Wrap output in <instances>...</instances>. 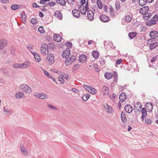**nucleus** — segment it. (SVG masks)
Wrapping results in <instances>:
<instances>
[{
	"mask_svg": "<svg viewBox=\"0 0 158 158\" xmlns=\"http://www.w3.org/2000/svg\"><path fill=\"white\" fill-rule=\"evenodd\" d=\"M55 15L57 16V17L60 19H62V15L60 12L58 10H56L55 12Z\"/></svg>",
	"mask_w": 158,
	"mask_h": 158,
	"instance_id": "obj_23",
	"label": "nucleus"
},
{
	"mask_svg": "<svg viewBox=\"0 0 158 158\" xmlns=\"http://www.w3.org/2000/svg\"><path fill=\"white\" fill-rule=\"evenodd\" d=\"M102 90L103 92L105 91V93L108 94L109 93V89L108 87L104 86L102 87Z\"/></svg>",
	"mask_w": 158,
	"mask_h": 158,
	"instance_id": "obj_29",
	"label": "nucleus"
},
{
	"mask_svg": "<svg viewBox=\"0 0 158 158\" xmlns=\"http://www.w3.org/2000/svg\"><path fill=\"white\" fill-rule=\"evenodd\" d=\"M56 2L62 6H64L66 3L65 1L64 0H56Z\"/></svg>",
	"mask_w": 158,
	"mask_h": 158,
	"instance_id": "obj_28",
	"label": "nucleus"
},
{
	"mask_svg": "<svg viewBox=\"0 0 158 158\" xmlns=\"http://www.w3.org/2000/svg\"><path fill=\"white\" fill-rule=\"evenodd\" d=\"M99 62L101 65L103 66L105 64V60L103 58H102L99 60Z\"/></svg>",
	"mask_w": 158,
	"mask_h": 158,
	"instance_id": "obj_50",
	"label": "nucleus"
},
{
	"mask_svg": "<svg viewBox=\"0 0 158 158\" xmlns=\"http://www.w3.org/2000/svg\"><path fill=\"white\" fill-rule=\"evenodd\" d=\"M146 0H139V5L143 6H144L146 3Z\"/></svg>",
	"mask_w": 158,
	"mask_h": 158,
	"instance_id": "obj_33",
	"label": "nucleus"
},
{
	"mask_svg": "<svg viewBox=\"0 0 158 158\" xmlns=\"http://www.w3.org/2000/svg\"><path fill=\"white\" fill-rule=\"evenodd\" d=\"M127 98V94L125 93H122L119 95V99L122 102H124Z\"/></svg>",
	"mask_w": 158,
	"mask_h": 158,
	"instance_id": "obj_13",
	"label": "nucleus"
},
{
	"mask_svg": "<svg viewBox=\"0 0 158 158\" xmlns=\"http://www.w3.org/2000/svg\"><path fill=\"white\" fill-rule=\"evenodd\" d=\"M70 54V51L69 48H66L64 50L62 54V56L63 58H65L66 59L69 57Z\"/></svg>",
	"mask_w": 158,
	"mask_h": 158,
	"instance_id": "obj_6",
	"label": "nucleus"
},
{
	"mask_svg": "<svg viewBox=\"0 0 158 158\" xmlns=\"http://www.w3.org/2000/svg\"><path fill=\"white\" fill-rule=\"evenodd\" d=\"M80 66L78 64H76L73 65L72 68V70L73 71L77 70L79 68Z\"/></svg>",
	"mask_w": 158,
	"mask_h": 158,
	"instance_id": "obj_35",
	"label": "nucleus"
},
{
	"mask_svg": "<svg viewBox=\"0 0 158 158\" xmlns=\"http://www.w3.org/2000/svg\"><path fill=\"white\" fill-rule=\"evenodd\" d=\"M150 41L151 43L149 45V47L150 50H152L157 46L158 43L157 42H153L152 40Z\"/></svg>",
	"mask_w": 158,
	"mask_h": 158,
	"instance_id": "obj_21",
	"label": "nucleus"
},
{
	"mask_svg": "<svg viewBox=\"0 0 158 158\" xmlns=\"http://www.w3.org/2000/svg\"><path fill=\"white\" fill-rule=\"evenodd\" d=\"M90 88H91V89L90 90V92H90L92 94H95L97 92L96 90L94 88H93L92 86L90 87Z\"/></svg>",
	"mask_w": 158,
	"mask_h": 158,
	"instance_id": "obj_40",
	"label": "nucleus"
},
{
	"mask_svg": "<svg viewBox=\"0 0 158 158\" xmlns=\"http://www.w3.org/2000/svg\"><path fill=\"white\" fill-rule=\"evenodd\" d=\"M143 18L145 20H147L148 19V12L145 13L143 14Z\"/></svg>",
	"mask_w": 158,
	"mask_h": 158,
	"instance_id": "obj_43",
	"label": "nucleus"
},
{
	"mask_svg": "<svg viewBox=\"0 0 158 158\" xmlns=\"http://www.w3.org/2000/svg\"><path fill=\"white\" fill-rule=\"evenodd\" d=\"M1 71L4 74L6 75H7L8 74V72L7 70V69L5 68H2L1 69Z\"/></svg>",
	"mask_w": 158,
	"mask_h": 158,
	"instance_id": "obj_37",
	"label": "nucleus"
},
{
	"mask_svg": "<svg viewBox=\"0 0 158 158\" xmlns=\"http://www.w3.org/2000/svg\"><path fill=\"white\" fill-rule=\"evenodd\" d=\"M109 105L106 103H105L103 104V106L104 107V108L106 109V110L107 109V108H108Z\"/></svg>",
	"mask_w": 158,
	"mask_h": 158,
	"instance_id": "obj_63",
	"label": "nucleus"
},
{
	"mask_svg": "<svg viewBox=\"0 0 158 158\" xmlns=\"http://www.w3.org/2000/svg\"><path fill=\"white\" fill-rule=\"evenodd\" d=\"M20 15L23 19H26V17L25 13L24 12H22Z\"/></svg>",
	"mask_w": 158,
	"mask_h": 158,
	"instance_id": "obj_51",
	"label": "nucleus"
},
{
	"mask_svg": "<svg viewBox=\"0 0 158 158\" xmlns=\"http://www.w3.org/2000/svg\"><path fill=\"white\" fill-rule=\"evenodd\" d=\"M90 96L89 94L85 95L82 97V99L83 100L85 101L89 98Z\"/></svg>",
	"mask_w": 158,
	"mask_h": 158,
	"instance_id": "obj_34",
	"label": "nucleus"
},
{
	"mask_svg": "<svg viewBox=\"0 0 158 158\" xmlns=\"http://www.w3.org/2000/svg\"><path fill=\"white\" fill-rule=\"evenodd\" d=\"M43 71L45 75L47 76L48 78H51V77H52V76L50 75L48 72L44 70H43Z\"/></svg>",
	"mask_w": 158,
	"mask_h": 158,
	"instance_id": "obj_47",
	"label": "nucleus"
},
{
	"mask_svg": "<svg viewBox=\"0 0 158 158\" xmlns=\"http://www.w3.org/2000/svg\"><path fill=\"white\" fill-rule=\"evenodd\" d=\"M20 89L23 92L26 93H30L31 92V88L25 84H23L21 85L19 87Z\"/></svg>",
	"mask_w": 158,
	"mask_h": 158,
	"instance_id": "obj_2",
	"label": "nucleus"
},
{
	"mask_svg": "<svg viewBox=\"0 0 158 158\" xmlns=\"http://www.w3.org/2000/svg\"><path fill=\"white\" fill-rule=\"evenodd\" d=\"M84 88L88 92H90V90L91 89L90 87H92L91 86H88L86 85H84Z\"/></svg>",
	"mask_w": 158,
	"mask_h": 158,
	"instance_id": "obj_49",
	"label": "nucleus"
},
{
	"mask_svg": "<svg viewBox=\"0 0 158 158\" xmlns=\"http://www.w3.org/2000/svg\"><path fill=\"white\" fill-rule=\"evenodd\" d=\"M149 9L148 6H145L141 8L139 10V12L141 14L148 12Z\"/></svg>",
	"mask_w": 158,
	"mask_h": 158,
	"instance_id": "obj_14",
	"label": "nucleus"
},
{
	"mask_svg": "<svg viewBox=\"0 0 158 158\" xmlns=\"http://www.w3.org/2000/svg\"><path fill=\"white\" fill-rule=\"evenodd\" d=\"M76 57L74 55H71L69 58L66 59L65 61V64L66 66L71 64L76 59Z\"/></svg>",
	"mask_w": 158,
	"mask_h": 158,
	"instance_id": "obj_3",
	"label": "nucleus"
},
{
	"mask_svg": "<svg viewBox=\"0 0 158 158\" xmlns=\"http://www.w3.org/2000/svg\"><path fill=\"white\" fill-rule=\"evenodd\" d=\"M87 59V56L85 55H80L79 56L78 60L80 62H84L86 61Z\"/></svg>",
	"mask_w": 158,
	"mask_h": 158,
	"instance_id": "obj_15",
	"label": "nucleus"
},
{
	"mask_svg": "<svg viewBox=\"0 0 158 158\" xmlns=\"http://www.w3.org/2000/svg\"><path fill=\"white\" fill-rule=\"evenodd\" d=\"M48 108H51L52 110H58V109L55 106H54L48 104Z\"/></svg>",
	"mask_w": 158,
	"mask_h": 158,
	"instance_id": "obj_48",
	"label": "nucleus"
},
{
	"mask_svg": "<svg viewBox=\"0 0 158 158\" xmlns=\"http://www.w3.org/2000/svg\"><path fill=\"white\" fill-rule=\"evenodd\" d=\"M124 109L126 112L128 113L131 112L133 110L132 106L129 104L126 105L124 107Z\"/></svg>",
	"mask_w": 158,
	"mask_h": 158,
	"instance_id": "obj_11",
	"label": "nucleus"
},
{
	"mask_svg": "<svg viewBox=\"0 0 158 158\" xmlns=\"http://www.w3.org/2000/svg\"><path fill=\"white\" fill-rule=\"evenodd\" d=\"M158 21V15H156L150 20L147 21L146 23L148 26H151L156 24Z\"/></svg>",
	"mask_w": 158,
	"mask_h": 158,
	"instance_id": "obj_1",
	"label": "nucleus"
},
{
	"mask_svg": "<svg viewBox=\"0 0 158 158\" xmlns=\"http://www.w3.org/2000/svg\"><path fill=\"white\" fill-rule=\"evenodd\" d=\"M30 65L29 62H26L21 64V68H26L29 66Z\"/></svg>",
	"mask_w": 158,
	"mask_h": 158,
	"instance_id": "obj_22",
	"label": "nucleus"
},
{
	"mask_svg": "<svg viewBox=\"0 0 158 158\" xmlns=\"http://www.w3.org/2000/svg\"><path fill=\"white\" fill-rule=\"evenodd\" d=\"M105 77L107 79L111 78L112 76V74L111 73H106L104 74Z\"/></svg>",
	"mask_w": 158,
	"mask_h": 158,
	"instance_id": "obj_32",
	"label": "nucleus"
},
{
	"mask_svg": "<svg viewBox=\"0 0 158 158\" xmlns=\"http://www.w3.org/2000/svg\"><path fill=\"white\" fill-rule=\"evenodd\" d=\"M3 111L4 113H9L10 112V111L9 110V109L8 108H6L5 107H3Z\"/></svg>",
	"mask_w": 158,
	"mask_h": 158,
	"instance_id": "obj_57",
	"label": "nucleus"
},
{
	"mask_svg": "<svg viewBox=\"0 0 158 158\" xmlns=\"http://www.w3.org/2000/svg\"><path fill=\"white\" fill-rule=\"evenodd\" d=\"M87 12L88 19L90 21L93 20L94 18V14L92 10H90L89 11H87Z\"/></svg>",
	"mask_w": 158,
	"mask_h": 158,
	"instance_id": "obj_12",
	"label": "nucleus"
},
{
	"mask_svg": "<svg viewBox=\"0 0 158 158\" xmlns=\"http://www.w3.org/2000/svg\"><path fill=\"white\" fill-rule=\"evenodd\" d=\"M157 56L153 57L151 60V63H153L156 59Z\"/></svg>",
	"mask_w": 158,
	"mask_h": 158,
	"instance_id": "obj_64",
	"label": "nucleus"
},
{
	"mask_svg": "<svg viewBox=\"0 0 158 158\" xmlns=\"http://www.w3.org/2000/svg\"><path fill=\"white\" fill-rule=\"evenodd\" d=\"M120 116L122 122L124 123H126L127 121V119L125 112L122 111Z\"/></svg>",
	"mask_w": 158,
	"mask_h": 158,
	"instance_id": "obj_16",
	"label": "nucleus"
},
{
	"mask_svg": "<svg viewBox=\"0 0 158 158\" xmlns=\"http://www.w3.org/2000/svg\"><path fill=\"white\" fill-rule=\"evenodd\" d=\"M85 7H84L83 9H82L81 10H80L81 13L83 15H85L86 13V11H87L86 9H85Z\"/></svg>",
	"mask_w": 158,
	"mask_h": 158,
	"instance_id": "obj_55",
	"label": "nucleus"
},
{
	"mask_svg": "<svg viewBox=\"0 0 158 158\" xmlns=\"http://www.w3.org/2000/svg\"><path fill=\"white\" fill-rule=\"evenodd\" d=\"M36 56L34 57L35 60L36 61L39 62L40 60V56L37 54H35Z\"/></svg>",
	"mask_w": 158,
	"mask_h": 158,
	"instance_id": "obj_44",
	"label": "nucleus"
},
{
	"mask_svg": "<svg viewBox=\"0 0 158 158\" xmlns=\"http://www.w3.org/2000/svg\"><path fill=\"white\" fill-rule=\"evenodd\" d=\"M132 15H126L125 20L128 22H130L132 19Z\"/></svg>",
	"mask_w": 158,
	"mask_h": 158,
	"instance_id": "obj_27",
	"label": "nucleus"
},
{
	"mask_svg": "<svg viewBox=\"0 0 158 158\" xmlns=\"http://www.w3.org/2000/svg\"><path fill=\"white\" fill-rule=\"evenodd\" d=\"M30 22L31 23L33 24H35L37 22V19L35 18H32Z\"/></svg>",
	"mask_w": 158,
	"mask_h": 158,
	"instance_id": "obj_42",
	"label": "nucleus"
},
{
	"mask_svg": "<svg viewBox=\"0 0 158 158\" xmlns=\"http://www.w3.org/2000/svg\"><path fill=\"white\" fill-rule=\"evenodd\" d=\"M116 97V95L115 94L113 93L112 95L111 96H110V98L113 101L115 98Z\"/></svg>",
	"mask_w": 158,
	"mask_h": 158,
	"instance_id": "obj_59",
	"label": "nucleus"
},
{
	"mask_svg": "<svg viewBox=\"0 0 158 158\" xmlns=\"http://www.w3.org/2000/svg\"><path fill=\"white\" fill-rule=\"evenodd\" d=\"M47 48L50 49H54L55 47L52 43H50L48 44Z\"/></svg>",
	"mask_w": 158,
	"mask_h": 158,
	"instance_id": "obj_45",
	"label": "nucleus"
},
{
	"mask_svg": "<svg viewBox=\"0 0 158 158\" xmlns=\"http://www.w3.org/2000/svg\"><path fill=\"white\" fill-rule=\"evenodd\" d=\"M24 95V94L22 92H17L15 94V96L16 98L19 99L21 98Z\"/></svg>",
	"mask_w": 158,
	"mask_h": 158,
	"instance_id": "obj_24",
	"label": "nucleus"
},
{
	"mask_svg": "<svg viewBox=\"0 0 158 158\" xmlns=\"http://www.w3.org/2000/svg\"><path fill=\"white\" fill-rule=\"evenodd\" d=\"M38 31L41 33L43 34L44 32L43 27L42 26H40L38 28Z\"/></svg>",
	"mask_w": 158,
	"mask_h": 158,
	"instance_id": "obj_46",
	"label": "nucleus"
},
{
	"mask_svg": "<svg viewBox=\"0 0 158 158\" xmlns=\"http://www.w3.org/2000/svg\"><path fill=\"white\" fill-rule=\"evenodd\" d=\"M48 47V44L45 43H44L43 44H42V46H41V48H43V49H44V48H47Z\"/></svg>",
	"mask_w": 158,
	"mask_h": 158,
	"instance_id": "obj_62",
	"label": "nucleus"
},
{
	"mask_svg": "<svg viewBox=\"0 0 158 158\" xmlns=\"http://www.w3.org/2000/svg\"><path fill=\"white\" fill-rule=\"evenodd\" d=\"M7 44V42L5 39H2L0 40V50L3 48Z\"/></svg>",
	"mask_w": 158,
	"mask_h": 158,
	"instance_id": "obj_7",
	"label": "nucleus"
},
{
	"mask_svg": "<svg viewBox=\"0 0 158 158\" xmlns=\"http://www.w3.org/2000/svg\"><path fill=\"white\" fill-rule=\"evenodd\" d=\"M74 2V0H67V2L69 4L73 5V2Z\"/></svg>",
	"mask_w": 158,
	"mask_h": 158,
	"instance_id": "obj_60",
	"label": "nucleus"
},
{
	"mask_svg": "<svg viewBox=\"0 0 158 158\" xmlns=\"http://www.w3.org/2000/svg\"><path fill=\"white\" fill-rule=\"evenodd\" d=\"M112 110V108L111 107L109 106L108 108H107V109L106 110V112H108V113H111V110Z\"/></svg>",
	"mask_w": 158,
	"mask_h": 158,
	"instance_id": "obj_56",
	"label": "nucleus"
},
{
	"mask_svg": "<svg viewBox=\"0 0 158 158\" xmlns=\"http://www.w3.org/2000/svg\"><path fill=\"white\" fill-rule=\"evenodd\" d=\"M97 3L98 8L100 9H102V3L101 0H97Z\"/></svg>",
	"mask_w": 158,
	"mask_h": 158,
	"instance_id": "obj_31",
	"label": "nucleus"
},
{
	"mask_svg": "<svg viewBox=\"0 0 158 158\" xmlns=\"http://www.w3.org/2000/svg\"><path fill=\"white\" fill-rule=\"evenodd\" d=\"M72 43L69 41L65 43V45L68 47V48H69V49L72 48Z\"/></svg>",
	"mask_w": 158,
	"mask_h": 158,
	"instance_id": "obj_39",
	"label": "nucleus"
},
{
	"mask_svg": "<svg viewBox=\"0 0 158 158\" xmlns=\"http://www.w3.org/2000/svg\"><path fill=\"white\" fill-rule=\"evenodd\" d=\"M122 59H118L117 60L116 62V64L117 65L120 64L122 62Z\"/></svg>",
	"mask_w": 158,
	"mask_h": 158,
	"instance_id": "obj_58",
	"label": "nucleus"
},
{
	"mask_svg": "<svg viewBox=\"0 0 158 158\" xmlns=\"http://www.w3.org/2000/svg\"><path fill=\"white\" fill-rule=\"evenodd\" d=\"M32 6L34 8H37L40 7L38 6L35 2H33L32 3Z\"/></svg>",
	"mask_w": 158,
	"mask_h": 158,
	"instance_id": "obj_61",
	"label": "nucleus"
},
{
	"mask_svg": "<svg viewBox=\"0 0 158 158\" xmlns=\"http://www.w3.org/2000/svg\"><path fill=\"white\" fill-rule=\"evenodd\" d=\"M99 18L100 20L103 22H107L110 20L109 17L105 15H101Z\"/></svg>",
	"mask_w": 158,
	"mask_h": 158,
	"instance_id": "obj_8",
	"label": "nucleus"
},
{
	"mask_svg": "<svg viewBox=\"0 0 158 158\" xmlns=\"http://www.w3.org/2000/svg\"><path fill=\"white\" fill-rule=\"evenodd\" d=\"M120 6L119 3L117 2H116L115 4V7L116 9L117 10H119V8Z\"/></svg>",
	"mask_w": 158,
	"mask_h": 158,
	"instance_id": "obj_52",
	"label": "nucleus"
},
{
	"mask_svg": "<svg viewBox=\"0 0 158 158\" xmlns=\"http://www.w3.org/2000/svg\"><path fill=\"white\" fill-rule=\"evenodd\" d=\"M72 13L73 16L75 17L78 18L80 16V12L76 9L73 10L72 11Z\"/></svg>",
	"mask_w": 158,
	"mask_h": 158,
	"instance_id": "obj_17",
	"label": "nucleus"
},
{
	"mask_svg": "<svg viewBox=\"0 0 158 158\" xmlns=\"http://www.w3.org/2000/svg\"><path fill=\"white\" fill-rule=\"evenodd\" d=\"M92 55L93 57L95 59H97L99 55V52L98 51H93L92 52Z\"/></svg>",
	"mask_w": 158,
	"mask_h": 158,
	"instance_id": "obj_25",
	"label": "nucleus"
},
{
	"mask_svg": "<svg viewBox=\"0 0 158 158\" xmlns=\"http://www.w3.org/2000/svg\"><path fill=\"white\" fill-rule=\"evenodd\" d=\"M19 6L18 5L14 4V5H12L11 6V8L12 10H16L19 8V7H18Z\"/></svg>",
	"mask_w": 158,
	"mask_h": 158,
	"instance_id": "obj_38",
	"label": "nucleus"
},
{
	"mask_svg": "<svg viewBox=\"0 0 158 158\" xmlns=\"http://www.w3.org/2000/svg\"><path fill=\"white\" fill-rule=\"evenodd\" d=\"M20 148L22 153L24 156H27L28 154L27 151L23 144L20 145Z\"/></svg>",
	"mask_w": 158,
	"mask_h": 158,
	"instance_id": "obj_19",
	"label": "nucleus"
},
{
	"mask_svg": "<svg viewBox=\"0 0 158 158\" xmlns=\"http://www.w3.org/2000/svg\"><path fill=\"white\" fill-rule=\"evenodd\" d=\"M13 67L15 68H21V64H14L13 65Z\"/></svg>",
	"mask_w": 158,
	"mask_h": 158,
	"instance_id": "obj_54",
	"label": "nucleus"
},
{
	"mask_svg": "<svg viewBox=\"0 0 158 158\" xmlns=\"http://www.w3.org/2000/svg\"><path fill=\"white\" fill-rule=\"evenodd\" d=\"M145 123L148 124H150L151 123V119L149 118H146L145 119Z\"/></svg>",
	"mask_w": 158,
	"mask_h": 158,
	"instance_id": "obj_53",
	"label": "nucleus"
},
{
	"mask_svg": "<svg viewBox=\"0 0 158 158\" xmlns=\"http://www.w3.org/2000/svg\"><path fill=\"white\" fill-rule=\"evenodd\" d=\"M141 112L142 115L141 118L142 119V121H143L144 118H145L147 116V111L146 109L145 108H142Z\"/></svg>",
	"mask_w": 158,
	"mask_h": 158,
	"instance_id": "obj_10",
	"label": "nucleus"
},
{
	"mask_svg": "<svg viewBox=\"0 0 158 158\" xmlns=\"http://www.w3.org/2000/svg\"><path fill=\"white\" fill-rule=\"evenodd\" d=\"M64 77V75H62L60 76L59 77L58 79L59 81L61 82L62 84H63L64 83V80L63 79V77Z\"/></svg>",
	"mask_w": 158,
	"mask_h": 158,
	"instance_id": "obj_36",
	"label": "nucleus"
},
{
	"mask_svg": "<svg viewBox=\"0 0 158 158\" xmlns=\"http://www.w3.org/2000/svg\"><path fill=\"white\" fill-rule=\"evenodd\" d=\"M110 16H111L112 15L113 16L115 15V13L114 12V9L113 8L112 6L111 5L110 6Z\"/></svg>",
	"mask_w": 158,
	"mask_h": 158,
	"instance_id": "obj_41",
	"label": "nucleus"
},
{
	"mask_svg": "<svg viewBox=\"0 0 158 158\" xmlns=\"http://www.w3.org/2000/svg\"><path fill=\"white\" fill-rule=\"evenodd\" d=\"M35 96L37 98L44 99L47 98V96L45 94L41 93L36 94Z\"/></svg>",
	"mask_w": 158,
	"mask_h": 158,
	"instance_id": "obj_9",
	"label": "nucleus"
},
{
	"mask_svg": "<svg viewBox=\"0 0 158 158\" xmlns=\"http://www.w3.org/2000/svg\"><path fill=\"white\" fill-rule=\"evenodd\" d=\"M56 3L55 2H49L45 4L44 6H43L44 7H47L48 5H49L50 7H52V6H54L56 5Z\"/></svg>",
	"mask_w": 158,
	"mask_h": 158,
	"instance_id": "obj_30",
	"label": "nucleus"
},
{
	"mask_svg": "<svg viewBox=\"0 0 158 158\" xmlns=\"http://www.w3.org/2000/svg\"><path fill=\"white\" fill-rule=\"evenodd\" d=\"M149 35L150 37L152 38L150 39V40H152V41H153V40H155V39L158 37V32L155 31H152L150 32ZM148 41H149V40Z\"/></svg>",
	"mask_w": 158,
	"mask_h": 158,
	"instance_id": "obj_4",
	"label": "nucleus"
},
{
	"mask_svg": "<svg viewBox=\"0 0 158 158\" xmlns=\"http://www.w3.org/2000/svg\"><path fill=\"white\" fill-rule=\"evenodd\" d=\"M145 107L148 108L149 112H150L152 111L153 109V105L152 103H147L145 106Z\"/></svg>",
	"mask_w": 158,
	"mask_h": 158,
	"instance_id": "obj_18",
	"label": "nucleus"
},
{
	"mask_svg": "<svg viewBox=\"0 0 158 158\" xmlns=\"http://www.w3.org/2000/svg\"><path fill=\"white\" fill-rule=\"evenodd\" d=\"M54 56L53 54L51 53L50 55H48L47 57L46 60L47 63L51 64L54 62Z\"/></svg>",
	"mask_w": 158,
	"mask_h": 158,
	"instance_id": "obj_5",
	"label": "nucleus"
},
{
	"mask_svg": "<svg viewBox=\"0 0 158 158\" xmlns=\"http://www.w3.org/2000/svg\"><path fill=\"white\" fill-rule=\"evenodd\" d=\"M137 33L136 32H130L128 34L129 37L131 39H132L136 36Z\"/></svg>",
	"mask_w": 158,
	"mask_h": 158,
	"instance_id": "obj_26",
	"label": "nucleus"
},
{
	"mask_svg": "<svg viewBox=\"0 0 158 158\" xmlns=\"http://www.w3.org/2000/svg\"><path fill=\"white\" fill-rule=\"evenodd\" d=\"M54 40L56 42H60L62 40V37L57 34H54L53 35Z\"/></svg>",
	"mask_w": 158,
	"mask_h": 158,
	"instance_id": "obj_20",
	"label": "nucleus"
}]
</instances>
